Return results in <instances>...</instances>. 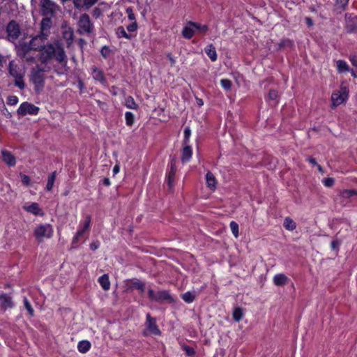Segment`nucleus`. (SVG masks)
I'll return each mask as SVG.
<instances>
[{
    "instance_id": "69168bd1",
    "label": "nucleus",
    "mask_w": 357,
    "mask_h": 357,
    "mask_svg": "<svg viewBox=\"0 0 357 357\" xmlns=\"http://www.w3.org/2000/svg\"><path fill=\"white\" fill-rule=\"evenodd\" d=\"M292 45V43H291V41L290 40L287 39V40H284L281 41V42L280 43V45H280V47H283V46H284V45Z\"/></svg>"
},
{
    "instance_id": "c756f323",
    "label": "nucleus",
    "mask_w": 357,
    "mask_h": 357,
    "mask_svg": "<svg viewBox=\"0 0 357 357\" xmlns=\"http://www.w3.org/2000/svg\"><path fill=\"white\" fill-rule=\"evenodd\" d=\"M188 24L194 26L195 29H196L200 33L202 34L206 33L208 30V27L206 24L202 25L197 22H194L192 21H189Z\"/></svg>"
},
{
    "instance_id": "f3484780",
    "label": "nucleus",
    "mask_w": 357,
    "mask_h": 357,
    "mask_svg": "<svg viewBox=\"0 0 357 357\" xmlns=\"http://www.w3.org/2000/svg\"><path fill=\"white\" fill-rule=\"evenodd\" d=\"M33 50L31 45L26 42H20L17 47V54L19 56H26V54L30 53Z\"/></svg>"
},
{
    "instance_id": "864d4df0",
    "label": "nucleus",
    "mask_w": 357,
    "mask_h": 357,
    "mask_svg": "<svg viewBox=\"0 0 357 357\" xmlns=\"http://www.w3.org/2000/svg\"><path fill=\"white\" fill-rule=\"evenodd\" d=\"M278 96V93L275 89H270L268 94V98L271 100H275Z\"/></svg>"
},
{
    "instance_id": "e433bc0d",
    "label": "nucleus",
    "mask_w": 357,
    "mask_h": 357,
    "mask_svg": "<svg viewBox=\"0 0 357 357\" xmlns=\"http://www.w3.org/2000/svg\"><path fill=\"white\" fill-rule=\"evenodd\" d=\"M337 68L339 73H342L349 70V66L344 61L338 60L337 61Z\"/></svg>"
},
{
    "instance_id": "052dcab7",
    "label": "nucleus",
    "mask_w": 357,
    "mask_h": 357,
    "mask_svg": "<svg viewBox=\"0 0 357 357\" xmlns=\"http://www.w3.org/2000/svg\"><path fill=\"white\" fill-rule=\"evenodd\" d=\"M148 297L150 301L155 302L156 293L152 289H149L148 290Z\"/></svg>"
},
{
    "instance_id": "a18cd8bd",
    "label": "nucleus",
    "mask_w": 357,
    "mask_h": 357,
    "mask_svg": "<svg viewBox=\"0 0 357 357\" xmlns=\"http://www.w3.org/2000/svg\"><path fill=\"white\" fill-rule=\"evenodd\" d=\"M9 72L10 75L15 78L22 75L20 73L17 71V66L13 67L11 64H10Z\"/></svg>"
},
{
    "instance_id": "423d86ee",
    "label": "nucleus",
    "mask_w": 357,
    "mask_h": 357,
    "mask_svg": "<svg viewBox=\"0 0 357 357\" xmlns=\"http://www.w3.org/2000/svg\"><path fill=\"white\" fill-rule=\"evenodd\" d=\"M53 234V229L51 225H40L34 230V235L38 240L43 238H50Z\"/></svg>"
},
{
    "instance_id": "0eeeda50",
    "label": "nucleus",
    "mask_w": 357,
    "mask_h": 357,
    "mask_svg": "<svg viewBox=\"0 0 357 357\" xmlns=\"http://www.w3.org/2000/svg\"><path fill=\"white\" fill-rule=\"evenodd\" d=\"M39 108L33 104L28 102H22L19 107L17 112L20 116H25L26 114L36 115L38 113Z\"/></svg>"
},
{
    "instance_id": "7c9ffc66",
    "label": "nucleus",
    "mask_w": 357,
    "mask_h": 357,
    "mask_svg": "<svg viewBox=\"0 0 357 357\" xmlns=\"http://www.w3.org/2000/svg\"><path fill=\"white\" fill-rule=\"evenodd\" d=\"M125 105L126 107L132 109H137L139 108L138 105L135 101L134 98L129 96L125 100Z\"/></svg>"
},
{
    "instance_id": "de8ad7c7",
    "label": "nucleus",
    "mask_w": 357,
    "mask_h": 357,
    "mask_svg": "<svg viewBox=\"0 0 357 357\" xmlns=\"http://www.w3.org/2000/svg\"><path fill=\"white\" fill-rule=\"evenodd\" d=\"M20 57L28 63H33L36 61V58L33 56H31L30 53L26 54V56Z\"/></svg>"
},
{
    "instance_id": "2eb2a0df",
    "label": "nucleus",
    "mask_w": 357,
    "mask_h": 357,
    "mask_svg": "<svg viewBox=\"0 0 357 357\" xmlns=\"http://www.w3.org/2000/svg\"><path fill=\"white\" fill-rule=\"evenodd\" d=\"M91 70L93 78L95 80L100 82L101 84L104 85L107 84V79L102 70L99 69L95 66H93L91 67Z\"/></svg>"
},
{
    "instance_id": "4d7b16f0",
    "label": "nucleus",
    "mask_w": 357,
    "mask_h": 357,
    "mask_svg": "<svg viewBox=\"0 0 357 357\" xmlns=\"http://www.w3.org/2000/svg\"><path fill=\"white\" fill-rule=\"evenodd\" d=\"M137 28H138V25H137V22L132 21V22L127 26V30L129 32H133V31H135L137 29Z\"/></svg>"
},
{
    "instance_id": "0e129e2a",
    "label": "nucleus",
    "mask_w": 357,
    "mask_h": 357,
    "mask_svg": "<svg viewBox=\"0 0 357 357\" xmlns=\"http://www.w3.org/2000/svg\"><path fill=\"white\" fill-rule=\"evenodd\" d=\"M77 43H78V45L79 46V47L81 49H83L84 48V46L86 44V42L84 39L83 38H79L77 40Z\"/></svg>"
},
{
    "instance_id": "bb28decb",
    "label": "nucleus",
    "mask_w": 357,
    "mask_h": 357,
    "mask_svg": "<svg viewBox=\"0 0 357 357\" xmlns=\"http://www.w3.org/2000/svg\"><path fill=\"white\" fill-rule=\"evenodd\" d=\"M98 282L105 291H108L110 289V282L107 274L100 276L98 278Z\"/></svg>"
},
{
    "instance_id": "c85d7f7f",
    "label": "nucleus",
    "mask_w": 357,
    "mask_h": 357,
    "mask_svg": "<svg viewBox=\"0 0 357 357\" xmlns=\"http://www.w3.org/2000/svg\"><path fill=\"white\" fill-rule=\"evenodd\" d=\"M91 344L88 340H82L78 343L77 349L80 353H86L91 348Z\"/></svg>"
},
{
    "instance_id": "393cba45",
    "label": "nucleus",
    "mask_w": 357,
    "mask_h": 357,
    "mask_svg": "<svg viewBox=\"0 0 357 357\" xmlns=\"http://www.w3.org/2000/svg\"><path fill=\"white\" fill-rule=\"evenodd\" d=\"M195 34V27L188 24L185 26L182 30V36L185 39H190Z\"/></svg>"
},
{
    "instance_id": "774afa93",
    "label": "nucleus",
    "mask_w": 357,
    "mask_h": 357,
    "mask_svg": "<svg viewBox=\"0 0 357 357\" xmlns=\"http://www.w3.org/2000/svg\"><path fill=\"white\" fill-rule=\"evenodd\" d=\"M305 20L306 24L308 26H312L314 24L313 20L309 17H305Z\"/></svg>"
},
{
    "instance_id": "79ce46f5",
    "label": "nucleus",
    "mask_w": 357,
    "mask_h": 357,
    "mask_svg": "<svg viewBox=\"0 0 357 357\" xmlns=\"http://www.w3.org/2000/svg\"><path fill=\"white\" fill-rule=\"evenodd\" d=\"M15 85L19 87L20 89H24L25 87V83L23 80V75L15 78Z\"/></svg>"
},
{
    "instance_id": "9d476101",
    "label": "nucleus",
    "mask_w": 357,
    "mask_h": 357,
    "mask_svg": "<svg viewBox=\"0 0 357 357\" xmlns=\"http://www.w3.org/2000/svg\"><path fill=\"white\" fill-rule=\"evenodd\" d=\"M126 287L128 291L137 289L140 293H143L145 290V283L137 278L127 280Z\"/></svg>"
},
{
    "instance_id": "603ef678",
    "label": "nucleus",
    "mask_w": 357,
    "mask_h": 357,
    "mask_svg": "<svg viewBox=\"0 0 357 357\" xmlns=\"http://www.w3.org/2000/svg\"><path fill=\"white\" fill-rule=\"evenodd\" d=\"M340 244H341V241H340L338 239H334L333 241H332V242L331 243L332 250L338 251Z\"/></svg>"
},
{
    "instance_id": "a878e982",
    "label": "nucleus",
    "mask_w": 357,
    "mask_h": 357,
    "mask_svg": "<svg viewBox=\"0 0 357 357\" xmlns=\"http://www.w3.org/2000/svg\"><path fill=\"white\" fill-rule=\"evenodd\" d=\"M331 100L333 102V106L336 107L342 104L344 102V98L343 95L340 91H337L332 93Z\"/></svg>"
},
{
    "instance_id": "3c124183",
    "label": "nucleus",
    "mask_w": 357,
    "mask_h": 357,
    "mask_svg": "<svg viewBox=\"0 0 357 357\" xmlns=\"http://www.w3.org/2000/svg\"><path fill=\"white\" fill-rule=\"evenodd\" d=\"M18 102V98L16 96H10L8 97L7 104L9 105H15Z\"/></svg>"
},
{
    "instance_id": "6e6d98bb",
    "label": "nucleus",
    "mask_w": 357,
    "mask_h": 357,
    "mask_svg": "<svg viewBox=\"0 0 357 357\" xmlns=\"http://www.w3.org/2000/svg\"><path fill=\"white\" fill-rule=\"evenodd\" d=\"M110 52H111V50L107 46H104L102 47V49L100 50V54L102 56V57L106 59L108 57Z\"/></svg>"
},
{
    "instance_id": "f03ea898",
    "label": "nucleus",
    "mask_w": 357,
    "mask_h": 357,
    "mask_svg": "<svg viewBox=\"0 0 357 357\" xmlns=\"http://www.w3.org/2000/svg\"><path fill=\"white\" fill-rule=\"evenodd\" d=\"M46 71L44 68L39 65L32 68L30 71V81L34 84V89L37 93L42 91L44 87L45 78L44 73Z\"/></svg>"
},
{
    "instance_id": "b1692460",
    "label": "nucleus",
    "mask_w": 357,
    "mask_h": 357,
    "mask_svg": "<svg viewBox=\"0 0 357 357\" xmlns=\"http://www.w3.org/2000/svg\"><path fill=\"white\" fill-rule=\"evenodd\" d=\"M63 38L66 40L68 46H70L74 39V31L71 27H68L63 31Z\"/></svg>"
},
{
    "instance_id": "39448f33",
    "label": "nucleus",
    "mask_w": 357,
    "mask_h": 357,
    "mask_svg": "<svg viewBox=\"0 0 357 357\" xmlns=\"http://www.w3.org/2000/svg\"><path fill=\"white\" fill-rule=\"evenodd\" d=\"M41 14L45 17H53L58 7L56 3L52 0H40Z\"/></svg>"
},
{
    "instance_id": "412c9836",
    "label": "nucleus",
    "mask_w": 357,
    "mask_h": 357,
    "mask_svg": "<svg viewBox=\"0 0 357 357\" xmlns=\"http://www.w3.org/2000/svg\"><path fill=\"white\" fill-rule=\"evenodd\" d=\"M24 209L33 215H43L42 209L39 207L38 203L33 202L29 206H24Z\"/></svg>"
},
{
    "instance_id": "58836bf2",
    "label": "nucleus",
    "mask_w": 357,
    "mask_h": 357,
    "mask_svg": "<svg viewBox=\"0 0 357 357\" xmlns=\"http://www.w3.org/2000/svg\"><path fill=\"white\" fill-rule=\"evenodd\" d=\"M126 123L128 126H132L134 124L135 116L130 112H126L125 114Z\"/></svg>"
},
{
    "instance_id": "dca6fc26",
    "label": "nucleus",
    "mask_w": 357,
    "mask_h": 357,
    "mask_svg": "<svg viewBox=\"0 0 357 357\" xmlns=\"http://www.w3.org/2000/svg\"><path fill=\"white\" fill-rule=\"evenodd\" d=\"M46 39L42 38V35L39 34L33 37L28 43L35 51H40L42 48L43 43Z\"/></svg>"
},
{
    "instance_id": "473e14b6",
    "label": "nucleus",
    "mask_w": 357,
    "mask_h": 357,
    "mask_svg": "<svg viewBox=\"0 0 357 357\" xmlns=\"http://www.w3.org/2000/svg\"><path fill=\"white\" fill-rule=\"evenodd\" d=\"M283 226L289 231H293L296 227L295 222L289 217L284 219Z\"/></svg>"
},
{
    "instance_id": "f257e3e1",
    "label": "nucleus",
    "mask_w": 357,
    "mask_h": 357,
    "mask_svg": "<svg viewBox=\"0 0 357 357\" xmlns=\"http://www.w3.org/2000/svg\"><path fill=\"white\" fill-rule=\"evenodd\" d=\"M40 52L39 61L42 64H47L53 59L61 64L67 63L65 50L59 43L55 45L52 43L44 45Z\"/></svg>"
},
{
    "instance_id": "4c0bfd02",
    "label": "nucleus",
    "mask_w": 357,
    "mask_h": 357,
    "mask_svg": "<svg viewBox=\"0 0 357 357\" xmlns=\"http://www.w3.org/2000/svg\"><path fill=\"white\" fill-rule=\"evenodd\" d=\"M354 195H357V190L354 189L344 190L340 192V196L344 199H349Z\"/></svg>"
},
{
    "instance_id": "20e7f679",
    "label": "nucleus",
    "mask_w": 357,
    "mask_h": 357,
    "mask_svg": "<svg viewBox=\"0 0 357 357\" xmlns=\"http://www.w3.org/2000/svg\"><path fill=\"white\" fill-rule=\"evenodd\" d=\"M78 29L77 32L80 34H90L93 31L94 26L91 21L90 17L88 14H82L77 22Z\"/></svg>"
},
{
    "instance_id": "a19ab883",
    "label": "nucleus",
    "mask_w": 357,
    "mask_h": 357,
    "mask_svg": "<svg viewBox=\"0 0 357 357\" xmlns=\"http://www.w3.org/2000/svg\"><path fill=\"white\" fill-rule=\"evenodd\" d=\"M24 305L25 307V308L26 309V310L28 311L30 317H33L34 315V310L31 305V303H29V301H28V299L24 297Z\"/></svg>"
},
{
    "instance_id": "ddd939ff",
    "label": "nucleus",
    "mask_w": 357,
    "mask_h": 357,
    "mask_svg": "<svg viewBox=\"0 0 357 357\" xmlns=\"http://www.w3.org/2000/svg\"><path fill=\"white\" fill-rule=\"evenodd\" d=\"M2 160L9 167H14L16 164V158L14 155L8 150H2Z\"/></svg>"
},
{
    "instance_id": "c03bdc74",
    "label": "nucleus",
    "mask_w": 357,
    "mask_h": 357,
    "mask_svg": "<svg viewBox=\"0 0 357 357\" xmlns=\"http://www.w3.org/2000/svg\"><path fill=\"white\" fill-rule=\"evenodd\" d=\"M221 86L225 89L229 90L231 86V82L228 79H222L220 81Z\"/></svg>"
},
{
    "instance_id": "4468645a",
    "label": "nucleus",
    "mask_w": 357,
    "mask_h": 357,
    "mask_svg": "<svg viewBox=\"0 0 357 357\" xmlns=\"http://www.w3.org/2000/svg\"><path fill=\"white\" fill-rule=\"evenodd\" d=\"M0 305L3 310L14 306L12 297L5 293L0 294Z\"/></svg>"
},
{
    "instance_id": "5fc2aeb1",
    "label": "nucleus",
    "mask_w": 357,
    "mask_h": 357,
    "mask_svg": "<svg viewBox=\"0 0 357 357\" xmlns=\"http://www.w3.org/2000/svg\"><path fill=\"white\" fill-rule=\"evenodd\" d=\"M323 183L326 187H332L334 185L335 179L333 178H326L323 180Z\"/></svg>"
},
{
    "instance_id": "aec40b11",
    "label": "nucleus",
    "mask_w": 357,
    "mask_h": 357,
    "mask_svg": "<svg viewBox=\"0 0 357 357\" xmlns=\"http://www.w3.org/2000/svg\"><path fill=\"white\" fill-rule=\"evenodd\" d=\"M183 149L181 151V161L186 162L190 160L192 157V151L191 146L188 144H183Z\"/></svg>"
},
{
    "instance_id": "37998d69",
    "label": "nucleus",
    "mask_w": 357,
    "mask_h": 357,
    "mask_svg": "<svg viewBox=\"0 0 357 357\" xmlns=\"http://www.w3.org/2000/svg\"><path fill=\"white\" fill-rule=\"evenodd\" d=\"M230 229L231 230V232L232 234H234V236L237 238L239 235V233H238V225L234 222V221H231L230 222Z\"/></svg>"
},
{
    "instance_id": "2f4dec72",
    "label": "nucleus",
    "mask_w": 357,
    "mask_h": 357,
    "mask_svg": "<svg viewBox=\"0 0 357 357\" xmlns=\"http://www.w3.org/2000/svg\"><path fill=\"white\" fill-rule=\"evenodd\" d=\"M181 298L185 302L190 303L195 301L196 294L194 292L187 291L181 295Z\"/></svg>"
},
{
    "instance_id": "09e8293b",
    "label": "nucleus",
    "mask_w": 357,
    "mask_h": 357,
    "mask_svg": "<svg viewBox=\"0 0 357 357\" xmlns=\"http://www.w3.org/2000/svg\"><path fill=\"white\" fill-rule=\"evenodd\" d=\"M191 135V130L189 127H187L184 130V139L183 144H188L189 138Z\"/></svg>"
},
{
    "instance_id": "6e6552de",
    "label": "nucleus",
    "mask_w": 357,
    "mask_h": 357,
    "mask_svg": "<svg viewBox=\"0 0 357 357\" xmlns=\"http://www.w3.org/2000/svg\"><path fill=\"white\" fill-rule=\"evenodd\" d=\"M145 326L150 334L158 336L161 335V331L156 324L155 318L152 317L149 313L146 314Z\"/></svg>"
},
{
    "instance_id": "680f3d73",
    "label": "nucleus",
    "mask_w": 357,
    "mask_h": 357,
    "mask_svg": "<svg viewBox=\"0 0 357 357\" xmlns=\"http://www.w3.org/2000/svg\"><path fill=\"white\" fill-rule=\"evenodd\" d=\"M350 61L353 66L357 67V54L351 55Z\"/></svg>"
},
{
    "instance_id": "f8f14e48",
    "label": "nucleus",
    "mask_w": 357,
    "mask_h": 357,
    "mask_svg": "<svg viewBox=\"0 0 357 357\" xmlns=\"http://www.w3.org/2000/svg\"><path fill=\"white\" fill-rule=\"evenodd\" d=\"M346 29L349 33L357 30V16L354 14H346Z\"/></svg>"
},
{
    "instance_id": "8fccbe9b",
    "label": "nucleus",
    "mask_w": 357,
    "mask_h": 357,
    "mask_svg": "<svg viewBox=\"0 0 357 357\" xmlns=\"http://www.w3.org/2000/svg\"><path fill=\"white\" fill-rule=\"evenodd\" d=\"M126 12L128 15V18L130 21H136L135 15L134 14L133 10L131 7H128L126 8Z\"/></svg>"
},
{
    "instance_id": "a211bd4d",
    "label": "nucleus",
    "mask_w": 357,
    "mask_h": 357,
    "mask_svg": "<svg viewBox=\"0 0 357 357\" xmlns=\"http://www.w3.org/2000/svg\"><path fill=\"white\" fill-rule=\"evenodd\" d=\"M349 0H335L333 10L336 14H341L347 8Z\"/></svg>"
},
{
    "instance_id": "1a4fd4ad",
    "label": "nucleus",
    "mask_w": 357,
    "mask_h": 357,
    "mask_svg": "<svg viewBox=\"0 0 357 357\" xmlns=\"http://www.w3.org/2000/svg\"><path fill=\"white\" fill-rule=\"evenodd\" d=\"M176 172V159L175 157H172L170 160L169 169H168L167 174V180L169 189L173 187Z\"/></svg>"
},
{
    "instance_id": "9b49d317",
    "label": "nucleus",
    "mask_w": 357,
    "mask_h": 357,
    "mask_svg": "<svg viewBox=\"0 0 357 357\" xmlns=\"http://www.w3.org/2000/svg\"><path fill=\"white\" fill-rule=\"evenodd\" d=\"M52 17L47 16L43 18L40 22V35L43 39H47L50 33V29L52 27Z\"/></svg>"
},
{
    "instance_id": "13d9d810",
    "label": "nucleus",
    "mask_w": 357,
    "mask_h": 357,
    "mask_svg": "<svg viewBox=\"0 0 357 357\" xmlns=\"http://www.w3.org/2000/svg\"><path fill=\"white\" fill-rule=\"evenodd\" d=\"M92 15L94 17L98 18L102 15V10L100 8L96 7L92 11Z\"/></svg>"
},
{
    "instance_id": "49530a36",
    "label": "nucleus",
    "mask_w": 357,
    "mask_h": 357,
    "mask_svg": "<svg viewBox=\"0 0 357 357\" xmlns=\"http://www.w3.org/2000/svg\"><path fill=\"white\" fill-rule=\"evenodd\" d=\"M183 351L185 352L186 355L188 356H192L195 354V351L192 347H190L188 345H184L183 347Z\"/></svg>"
},
{
    "instance_id": "72a5a7b5",
    "label": "nucleus",
    "mask_w": 357,
    "mask_h": 357,
    "mask_svg": "<svg viewBox=\"0 0 357 357\" xmlns=\"http://www.w3.org/2000/svg\"><path fill=\"white\" fill-rule=\"evenodd\" d=\"M56 172L54 171L52 173H51V174L48 176L47 182V185H46V190L47 191H51L53 188L54 183L55 181V178H56Z\"/></svg>"
},
{
    "instance_id": "cd10ccee",
    "label": "nucleus",
    "mask_w": 357,
    "mask_h": 357,
    "mask_svg": "<svg viewBox=\"0 0 357 357\" xmlns=\"http://www.w3.org/2000/svg\"><path fill=\"white\" fill-rule=\"evenodd\" d=\"M206 180L208 188H210L212 190L215 189L217 181L215 176L211 172H208L206 173Z\"/></svg>"
},
{
    "instance_id": "4be33fe9",
    "label": "nucleus",
    "mask_w": 357,
    "mask_h": 357,
    "mask_svg": "<svg viewBox=\"0 0 357 357\" xmlns=\"http://www.w3.org/2000/svg\"><path fill=\"white\" fill-rule=\"evenodd\" d=\"M204 52L212 61H215L217 60L218 56L216 50L213 44L208 45L204 48Z\"/></svg>"
},
{
    "instance_id": "f704fd0d",
    "label": "nucleus",
    "mask_w": 357,
    "mask_h": 357,
    "mask_svg": "<svg viewBox=\"0 0 357 357\" xmlns=\"http://www.w3.org/2000/svg\"><path fill=\"white\" fill-rule=\"evenodd\" d=\"M116 33L118 38H127V39H131L132 38V35L128 34L126 31V30L123 28V26H119L116 29Z\"/></svg>"
},
{
    "instance_id": "338daca9",
    "label": "nucleus",
    "mask_w": 357,
    "mask_h": 357,
    "mask_svg": "<svg viewBox=\"0 0 357 357\" xmlns=\"http://www.w3.org/2000/svg\"><path fill=\"white\" fill-rule=\"evenodd\" d=\"M101 183H102V185H104L105 186H109L110 185L109 178L105 177V178L102 179Z\"/></svg>"
},
{
    "instance_id": "c9c22d12",
    "label": "nucleus",
    "mask_w": 357,
    "mask_h": 357,
    "mask_svg": "<svg viewBox=\"0 0 357 357\" xmlns=\"http://www.w3.org/2000/svg\"><path fill=\"white\" fill-rule=\"evenodd\" d=\"M233 319L235 321H240L243 317V309L241 307H236L233 311Z\"/></svg>"
},
{
    "instance_id": "bf43d9fd",
    "label": "nucleus",
    "mask_w": 357,
    "mask_h": 357,
    "mask_svg": "<svg viewBox=\"0 0 357 357\" xmlns=\"http://www.w3.org/2000/svg\"><path fill=\"white\" fill-rule=\"evenodd\" d=\"M20 177H21V179H22V182L26 185H29V183H30V178L29 176L26 175V174H24L22 173H20Z\"/></svg>"
},
{
    "instance_id": "ea45409f",
    "label": "nucleus",
    "mask_w": 357,
    "mask_h": 357,
    "mask_svg": "<svg viewBox=\"0 0 357 357\" xmlns=\"http://www.w3.org/2000/svg\"><path fill=\"white\" fill-rule=\"evenodd\" d=\"M83 234H84V232L82 231H81L80 229L77 231L76 234L75 235V236L73 237V238L72 240V243H71L72 248H75L77 247L79 238L81 236H82Z\"/></svg>"
},
{
    "instance_id": "e2e57ef3",
    "label": "nucleus",
    "mask_w": 357,
    "mask_h": 357,
    "mask_svg": "<svg viewBox=\"0 0 357 357\" xmlns=\"http://www.w3.org/2000/svg\"><path fill=\"white\" fill-rule=\"evenodd\" d=\"M91 250H96L99 248V243L97 242H92L89 245Z\"/></svg>"
},
{
    "instance_id": "6ab92c4d",
    "label": "nucleus",
    "mask_w": 357,
    "mask_h": 357,
    "mask_svg": "<svg viewBox=\"0 0 357 357\" xmlns=\"http://www.w3.org/2000/svg\"><path fill=\"white\" fill-rule=\"evenodd\" d=\"M163 301H168L169 303L174 302V299L168 291L162 290V291H159L156 293L155 302H163Z\"/></svg>"
},
{
    "instance_id": "7ed1b4c3",
    "label": "nucleus",
    "mask_w": 357,
    "mask_h": 357,
    "mask_svg": "<svg viewBox=\"0 0 357 357\" xmlns=\"http://www.w3.org/2000/svg\"><path fill=\"white\" fill-rule=\"evenodd\" d=\"M6 39L10 43H15L22 34V30L19 23L12 20L6 26Z\"/></svg>"
},
{
    "instance_id": "5701e85b",
    "label": "nucleus",
    "mask_w": 357,
    "mask_h": 357,
    "mask_svg": "<svg viewBox=\"0 0 357 357\" xmlns=\"http://www.w3.org/2000/svg\"><path fill=\"white\" fill-rule=\"evenodd\" d=\"M289 278L284 274H277L273 278V282L277 286H284L287 284Z\"/></svg>"
}]
</instances>
